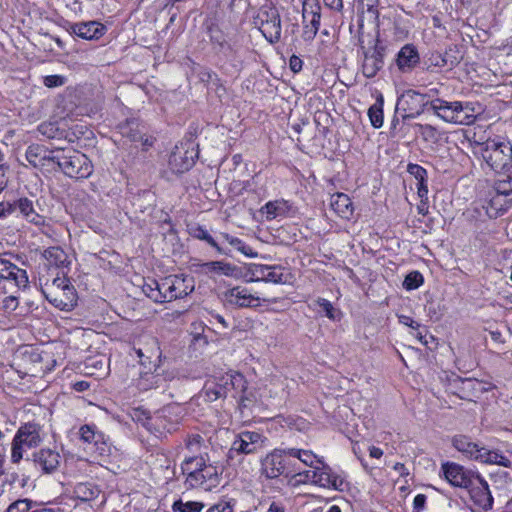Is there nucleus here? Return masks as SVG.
Here are the masks:
<instances>
[{"instance_id": "obj_8", "label": "nucleus", "mask_w": 512, "mask_h": 512, "mask_svg": "<svg viewBox=\"0 0 512 512\" xmlns=\"http://www.w3.org/2000/svg\"><path fill=\"white\" fill-rule=\"evenodd\" d=\"M469 105H463V102L454 101L448 102L441 98L430 101V109L442 120L460 124L471 125L476 120V115L467 113Z\"/></svg>"}, {"instance_id": "obj_15", "label": "nucleus", "mask_w": 512, "mask_h": 512, "mask_svg": "<svg viewBox=\"0 0 512 512\" xmlns=\"http://www.w3.org/2000/svg\"><path fill=\"white\" fill-rule=\"evenodd\" d=\"M303 16V33L302 38L304 41H312L320 27L321 7L317 3H303L302 9Z\"/></svg>"}, {"instance_id": "obj_6", "label": "nucleus", "mask_w": 512, "mask_h": 512, "mask_svg": "<svg viewBox=\"0 0 512 512\" xmlns=\"http://www.w3.org/2000/svg\"><path fill=\"white\" fill-rule=\"evenodd\" d=\"M296 461L292 460L287 449H274L261 460V474L267 479L288 477L297 472Z\"/></svg>"}, {"instance_id": "obj_55", "label": "nucleus", "mask_w": 512, "mask_h": 512, "mask_svg": "<svg viewBox=\"0 0 512 512\" xmlns=\"http://www.w3.org/2000/svg\"><path fill=\"white\" fill-rule=\"evenodd\" d=\"M416 126L420 129L421 135L424 138V140L429 141L436 139L437 129L434 126L430 124H417Z\"/></svg>"}, {"instance_id": "obj_2", "label": "nucleus", "mask_w": 512, "mask_h": 512, "mask_svg": "<svg viewBox=\"0 0 512 512\" xmlns=\"http://www.w3.org/2000/svg\"><path fill=\"white\" fill-rule=\"evenodd\" d=\"M40 284L42 294L55 308L71 311L77 305V291L64 272L62 276L57 274L51 282L46 280L45 283H42V278H40Z\"/></svg>"}, {"instance_id": "obj_50", "label": "nucleus", "mask_w": 512, "mask_h": 512, "mask_svg": "<svg viewBox=\"0 0 512 512\" xmlns=\"http://www.w3.org/2000/svg\"><path fill=\"white\" fill-rule=\"evenodd\" d=\"M203 443V438L199 434H194L191 436H188L185 446L186 449L191 453L195 454L200 452L201 445Z\"/></svg>"}, {"instance_id": "obj_53", "label": "nucleus", "mask_w": 512, "mask_h": 512, "mask_svg": "<svg viewBox=\"0 0 512 512\" xmlns=\"http://www.w3.org/2000/svg\"><path fill=\"white\" fill-rule=\"evenodd\" d=\"M66 80V77L62 75H48L44 77L43 83L48 88H55L63 86Z\"/></svg>"}, {"instance_id": "obj_56", "label": "nucleus", "mask_w": 512, "mask_h": 512, "mask_svg": "<svg viewBox=\"0 0 512 512\" xmlns=\"http://www.w3.org/2000/svg\"><path fill=\"white\" fill-rule=\"evenodd\" d=\"M16 213V201L0 203V218H6Z\"/></svg>"}, {"instance_id": "obj_41", "label": "nucleus", "mask_w": 512, "mask_h": 512, "mask_svg": "<svg viewBox=\"0 0 512 512\" xmlns=\"http://www.w3.org/2000/svg\"><path fill=\"white\" fill-rule=\"evenodd\" d=\"M205 507L204 503L198 501L183 502L181 499L172 505L173 512H201Z\"/></svg>"}, {"instance_id": "obj_37", "label": "nucleus", "mask_w": 512, "mask_h": 512, "mask_svg": "<svg viewBox=\"0 0 512 512\" xmlns=\"http://www.w3.org/2000/svg\"><path fill=\"white\" fill-rule=\"evenodd\" d=\"M383 105V96L379 95L376 102L368 109V116L374 128H380L383 125Z\"/></svg>"}, {"instance_id": "obj_4", "label": "nucleus", "mask_w": 512, "mask_h": 512, "mask_svg": "<svg viewBox=\"0 0 512 512\" xmlns=\"http://www.w3.org/2000/svg\"><path fill=\"white\" fill-rule=\"evenodd\" d=\"M481 153L491 170L500 173L512 168V145L509 141L488 139L481 144Z\"/></svg>"}, {"instance_id": "obj_27", "label": "nucleus", "mask_w": 512, "mask_h": 512, "mask_svg": "<svg viewBox=\"0 0 512 512\" xmlns=\"http://www.w3.org/2000/svg\"><path fill=\"white\" fill-rule=\"evenodd\" d=\"M42 257L49 268L63 269L70 265L67 253L59 246H53L45 249Z\"/></svg>"}, {"instance_id": "obj_36", "label": "nucleus", "mask_w": 512, "mask_h": 512, "mask_svg": "<svg viewBox=\"0 0 512 512\" xmlns=\"http://www.w3.org/2000/svg\"><path fill=\"white\" fill-rule=\"evenodd\" d=\"M287 453L290 454L292 460L296 461V467H298V461H301L307 466L314 467V463H322L319 459H317L316 455L310 450H303L297 448H289L287 449Z\"/></svg>"}, {"instance_id": "obj_38", "label": "nucleus", "mask_w": 512, "mask_h": 512, "mask_svg": "<svg viewBox=\"0 0 512 512\" xmlns=\"http://www.w3.org/2000/svg\"><path fill=\"white\" fill-rule=\"evenodd\" d=\"M56 155L46 154V150L40 145H30L26 151V159L33 166H37L38 162L42 160H48L49 157H55Z\"/></svg>"}, {"instance_id": "obj_39", "label": "nucleus", "mask_w": 512, "mask_h": 512, "mask_svg": "<svg viewBox=\"0 0 512 512\" xmlns=\"http://www.w3.org/2000/svg\"><path fill=\"white\" fill-rule=\"evenodd\" d=\"M35 502L30 499H18L12 502L5 512H51L50 510H32Z\"/></svg>"}, {"instance_id": "obj_49", "label": "nucleus", "mask_w": 512, "mask_h": 512, "mask_svg": "<svg viewBox=\"0 0 512 512\" xmlns=\"http://www.w3.org/2000/svg\"><path fill=\"white\" fill-rule=\"evenodd\" d=\"M18 305V297L14 295H9L1 300L0 308L4 311V313L11 314L18 308Z\"/></svg>"}, {"instance_id": "obj_35", "label": "nucleus", "mask_w": 512, "mask_h": 512, "mask_svg": "<svg viewBox=\"0 0 512 512\" xmlns=\"http://www.w3.org/2000/svg\"><path fill=\"white\" fill-rule=\"evenodd\" d=\"M118 128L120 134L131 142L143 140V134L139 130V124L135 120H127L125 123H121Z\"/></svg>"}, {"instance_id": "obj_61", "label": "nucleus", "mask_w": 512, "mask_h": 512, "mask_svg": "<svg viewBox=\"0 0 512 512\" xmlns=\"http://www.w3.org/2000/svg\"><path fill=\"white\" fill-rule=\"evenodd\" d=\"M303 66V61L296 55L291 56L289 60V67L294 72L297 73L301 71Z\"/></svg>"}, {"instance_id": "obj_58", "label": "nucleus", "mask_w": 512, "mask_h": 512, "mask_svg": "<svg viewBox=\"0 0 512 512\" xmlns=\"http://www.w3.org/2000/svg\"><path fill=\"white\" fill-rule=\"evenodd\" d=\"M207 512H233L231 501H221L213 505Z\"/></svg>"}, {"instance_id": "obj_24", "label": "nucleus", "mask_w": 512, "mask_h": 512, "mask_svg": "<svg viewBox=\"0 0 512 512\" xmlns=\"http://www.w3.org/2000/svg\"><path fill=\"white\" fill-rule=\"evenodd\" d=\"M81 441L85 443L90 450L98 451L102 454L105 451V438L103 433L96 429L95 425H83L79 429Z\"/></svg>"}, {"instance_id": "obj_26", "label": "nucleus", "mask_w": 512, "mask_h": 512, "mask_svg": "<svg viewBox=\"0 0 512 512\" xmlns=\"http://www.w3.org/2000/svg\"><path fill=\"white\" fill-rule=\"evenodd\" d=\"M452 445L466 457L479 461L478 457H480L483 447H480L477 443L473 442L468 436H454L452 439Z\"/></svg>"}, {"instance_id": "obj_45", "label": "nucleus", "mask_w": 512, "mask_h": 512, "mask_svg": "<svg viewBox=\"0 0 512 512\" xmlns=\"http://www.w3.org/2000/svg\"><path fill=\"white\" fill-rule=\"evenodd\" d=\"M424 278L419 271H412L405 277L403 287L406 290H414L423 284Z\"/></svg>"}, {"instance_id": "obj_10", "label": "nucleus", "mask_w": 512, "mask_h": 512, "mask_svg": "<svg viewBox=\"0 0 512 512\" xmlns=\"http://www.w3.org/2000/svg\"><path fill=\"white\" fill-rule=\"evenodd\" d=\"M427 106L430 107L427 95L415 90H407L398 98L396 111L403 112L402 119L405 121L421 115Z\"/></svg>"}, {"instance_id": "obj_59", "label": "nucleus", "mask_w": 512, "mask_h": 512, "mask_svg": "<svg viewBox=\"0 0 512 512\" xmlns=\"http://www.w3.org/2000/svg\"><path fill=\"white\" fill-rule=\"evenodd\" d=\"M316 467L317 466H314V470H307V471H304V472H298L295 474V476H298L300 477L299 481L300 482H304V483H307V482H311L312 484H314V480H315V477H316Z\"/></svg>"}, {"instance_id": "obj_48", "label": "nucleus", "mask_w": 512, "mask_h": 512, "mask_svg": "<svg viewBox=\"0 0 512 512\" xmlns=\"http://www.w3.org/2000/svg\"><path fill=\"white\" fill-rule=\"evenodd\" d=\"M427 65V70H432V68H443L446 67L447 60H444L443 54L439 52H431L425 61Z\"/></svg>"}, {"instance_id": "obj_32", "label": "nucleus", "mask_w": 512, "mask_h": 512, "mask_svg": "<svg viewBox=\"0 0 512 512\" xmlns=\"http://www.w3.org/2000/svg\"><path fill=\"white\" fill-rule=\"evenodd\" d=\"M202 267L207 272H214L218 275H226L232 277H238L239 268L229 263H225L222 261H211L202 264Z\"/></svg>"}, {"instance_id": "obj_44", "label": "nucleus", "mask_w": 512, "mask_h": 512, "mask_svg": "<svg viewBox=\"0 0 512 512\" xmlns=\"http://www.w3.org/2000/svg\"><path fill=\"white\" fill-rule=\"evenodd\" d=\"M444 60H447L446 66H449L450 68L456 67L463 59V56L460 54V51L457 47V45H451L443 54Z\"/></svg>"}, {"instance_id": "obj_51", "label": "nucleus", "mask_w": 512, "mask_h": 512, "mask_svg": "<svg viewBox=\"0 0 512 512\" xmlns=\"http://www.w3.org/2000/svg\"><path fill=\"white\" fill-rule=\"evenodd\" d=\"M317 304L329 319H337V314H339V312L333 307L330 301L324 298H318Z\"/></svg>"}, {"instance_id": "obj_29", "label": "nucleus", "mask_w": 512, "mask_h": 512, "mask_svg": "<svg viewBox=\"0 0 512 512\" xmlns=\"http://www.w3.org/2000/svg\"><path fill=\"white\" fill-rule=\"evenodd\" d=\"M330 205L341 218L349 219L353 215L352 202L349 196L344 193L332 195Z\"/></svg>"}, {"instance_id": "obj_20", "label": "nucleus", "mask_w": 512, "mask_h": 512, "mask_svg": "<svg viewBox=\"0 0 512 512\" xmlns=\"http://www.w3.org/2000/svg\"><path fill=\"white\" fill-rule=\"evenodd\" d=\"M0 279L13 281L18 288H25L29 283L26 270L3 258H0Z\"/></svg>"}, {"instance_id": "obj_40", "label": "nucleus", "mask_w": 512, "mask_h": 512, "mask_svg": "<svg viewBox=\"0 0 512 512\" xmlns=\"http://www.w3.org/2000/svg\"><path fill=\"white\" fill-rule=\"evenodd\" d=\"M222 237L235 249L244 254L245 256L255 258L257 257V252L253 251V249L245 244L241 239L231 236L227 233L222 234Z\"/></svg>"}, {"instance_id": "obj_47", "label": "nucleus", "mask_w": 512, "mask_h": 512, "mask_svg": "<svg viewBox=\"0 0 512 512\" xmlns=\"http://www.w3.org/2000/svg\"><path fill=\"white\" fill-rule=\"evenodd\" d=\"M133 419L140 422L148 430H152L155 428V425L153 423L154 419L150 416L148 411L142 408L134 409Z\"/></svg>"}, {"instance_id": "obj_62", "label": "nucleus", "mask_w": 512, "mask_h": 512, "mask_svg": "<svg viewBox=\"0 0 512 512\" xmlns=\"http://www.w3.org/2000/svg\"><path fill=\"white\" fill-rule=\"evenodd\" d=\"M399 322L403 325H406L414 330H418L419 327H420V324L416 321H414L411 317L409 316H406V315H400L399 317Z\"/></svg>"}, {"instance_id": "obj_57", "label": "nucleus", "mask_w": 512, "mask_h": 512, "mask_svg": "<svg viewBox=\"0 0 512 512\" xmlns=\"http://www.w3.org/2000/svg\"><path fill=\"white\" fill-rule=\"evenodd\" d=\"M38 129L41 134L51 139L56 137V133L58 131V128L52 123H43Z\"/></svg>"}, {"instance_id": "obj_5", "label": "nucleus", "mask_w": 512, "mask_h": 512, "mask_svg": "<svg viewBox=\"0 0 512 512\" xmlns=\"http://www.w3.org/2000/svg\"><path fill=\"white\" fill-rule=\"evenodd\" d=\"M49 161L56 163L59 169L70 178L86 179L93 172L91 160L77 150L71 149L61 155L49 157Z\"/></svg>"}, {"instance_id": "obj_60", "label": "nucleus", "mask_w": 512, "mask_h": 512, "mask_svg": "<svg viewBox=\"0 0 512 512\" xmlns=\"http://www.w3.org/2000/svg\"><path fill=\"white\" fill-rule=\"evenodd\" d=\"M426 496L424 494H418L415 496L413 501L414 512H421L426 504Z\"/></svg>"}, {"instance_id": "obj_43", "label": "nucleus", "mask_w": 512, "mask_h": 512, "mask_svg": "<svg viewBox=\"0 0 512 512\" xmlns=\"http://www.w3.org/2000/svg\"><path fill=\"white\" fill-rule=\"evenodd\" d=\"M205 393L210 401H215L219 398L227 397L225 387H222L221 384L215 383L213 381L206 383Z\"/></svg>"}, {"instance_id": "obj_1", "label": "nucleus", "mask_w": 512, "mask_h": 512, "mask_svg": "<svg viewBox=\"0 0 512 512\" xmlns=\"http://www.w3.org/2000/svg\"><path fill=\"white\" fill-rule=\"evenodd\" d=\"M181 469L183 474H186L187 488L212 491L220 485L222 468L210 463L207 453L186 457Z\"/></svg>"}, {"instance_id": "obj_19", "label": "nucleus", "mask_w": 512, "mask_h": 512, "mask_svg": "<svg viewBox=\"0 0 512 512\" xmlns=\"http://www.w3.org/2000/svg\"><path fill=\"white\" fill-rule=\"evenodd\" d=\"M280 269L275 266H268L263 264H251L248 268L249 278L246 282H272L282 283L283 274L279 272Z\"/></svg>"}, {"instance_id": "obj_46", "label": "nucleus", "mask_w": 512, "mask_h": 512, "mask_svg": "<svg viewBox=\"0 0 512 512\" xmlns=\"http://www.w3.org/2000/svg\"><path fill=\"white\" fill-rule=\"evenodd\" d=\"M221 382L220 383L222 385V387H225V390L226 392L228 393L229 391V387L231 386L232 388H235L236 386H242V388H244V379H243V376L239 373H236V374H226V376H223L221 378Z\"/></svg>"}, {"instance_id": "obj_17", "label": "nucleus", "mask_w": 512, "mask_h": 512, "mask_svg": "<svg viewBox=\"0 0 512 512\" xmlns=\"http://www.w3.org/2000/svg\"><path fill=\"white\" fill-rule=\"evenodd\" d=\"M512 207V194L502 195L494 190H489L483 208L489 218L495 219Z\"/></svg>"}, {"instance_id": "obj_34", "label": "nucleus", "mask_w": 512, "mask_h": 512, "mask_svg": "<svg viewBox=\"0 0 512 512\" xmlns=\"http://www.w3.org/2000/svg\"><path fill=\"white\" fill-rule=\"evenodd\" d=\"M478 458L481 463L497 464L506 468L511 467V461L502 453L496 450H489L483 447L481 455Z\"/></svg>"}, {"instance_id": "obj_21", "label": "nucleus", "mask_w": 512, "mask_h": 512, "mask_svg": "<svg viewBox=\"0 0 512 512\" xmlns=\"http://www.w3.org/2000/svg\"><path fill=\"white\" fill-rule=\"evenodd\" d=\"M395 63L402 73H409L420 63V55L413 44H405L397 53Z\"/></svg>"}, {"instance_id": "obj_23", "label": "nucleus", "mask_w": 512, "mask_h": 512, "mask_svg": "<svg viewBox=\"0 0 512 512\" xmlns=\"http://www.w3.org/2000/svg\"><path fill=\"white\" fill-rule=\"evenodd\" d=\"M321 464L322 467H316L314 484L323 488L343 491L344 479L335 474L327 464Z\"/></svg>"}, {"instance_id": "obj_7", "label": "nucleus", "mask_w": 512, "mask_h": 512, "mask_svg": "<svg viewBox=\"0 0 512 512\" xmlns=\"http://www.w3.org/2000/svg\"><path fill=\"white\" fill-rule=\"evenodd\" d=\"M41 427L32 422L21 425L11 443V462L18 464L28 449L36 448L42 442Z\"/></svg>"}, {"instance_id": "obj_54", "label": "nucleus", "mask_w": 512, "mask_h": 512, "mask_svg": "<svg viewBox=\"0 0 512 512\" xmlns=\"http://www.w3.org/2000/svg\"><path fill=\"white\" fill-rule=\"evenodd\" d=\"M407 171L409 174L414 176V178L417 181H423L424 178H427L426 169L418 164H413V163L408 164Z\"/></svg>"}, {"instance_id": "obj_9", "label": "nucleus", "mask_w": 512, "mask_h": 512, "mask_svg": "<svg viewBox=\"0 0 512 512\" xmlns=\"http://www.w3.org/2000/svg\"><path fill=\"white\" fill-rule=\"evenodd\" d=\"M362 61L361 71L364 77L374 78L385 65V56L387 54V46L377 35L373 46H360Z\"/></svg>"}, {"instance_id": "obj_18", "label": "nucleus", "mask_w": 512, "mask_h": 512, "mask_svg": "<svg viewBox=\"0 0 512 512\" xmlns=\"http://www.w3.org/2000/svg\"><path fill=\"white\" fill-rule=\"evenodd\" d=\"M466 489L469 492L471 500L476 506L484 510L492 508L493 497L489 490L488 483L479 474L473 480V484Z\"/></svg>"}, {"instance_id": "obj_42", "label": "nucleus", "mask_w": 512, "mask_h": 512, "mask_svg": "<svg viewBox=\"0 0 512 512\" xmlns=\"http://www.w3.org/2000/svg\"><path fill=\"white\" fill-rule=\"evenodd\" d=\"M190 234L199 240H203L207 242L210 246L215 248L219 253H224L223 249L216 243L213 237L208 233V231L202 226L192 227L190 230Z\"/></svg>"}, {"instance_id": "obj_33", "label": "nucleus", "mask_w": 512, "mask_h": 512, "mask_svg": "<svg viewBox=\"0 0 512 512\" xmlns=\"http://www.w3.org/2000/svg\"><path fill=\"white\" fill-rule=\"evenodd\" d=\"M165 382V378L156 373L152 372H144L140 374V377L137 382V387L139 390L147 391L150 389H156L163 386Z\"/></svg>"}, {"instance_id": "obj_28", "label": "nucleus", "mask_w": 512, "mask_h": 512, "mask_svg": "<svg viewBox=\"0 0 512 512\" xmlns=\"http://www.w3.org/2000/svg\"><path fill=\"white\" fill-rule=\"evenodd\" d=\"M16 212L36 225H42L45 222L44 217L35 211L32 200L26 197L16 201Z\"/></svg>"}, {"instance_id": "obj_16", "label": "nucleus", "mask_w": 512, "mask_h": 512, "mask_svg": "<svg viewBox=\"0 0 512 512\" xmlns=\"http://www.w3.org/2000/svg\"><path fill=\"white\" fill-rule=\"evenodd\" d=\"M225 302L237 308H255L260 306V298L254 296L245 287L236 286L224 292Z\"/></svg>"}, {"instance_id": "obj_11", "label": "nucleus", "mask_w": 512, "mask_h": 512, "mask_svg": "<svg viewBox=\"0 0 512 512\" xmlns=\"http://www.w3.org/2000/svg\"><path fill=\"white\" fill-rule=\"evenodd\" d=\"M198 158V149L192 142L176 146L169 157V167L177 174H182L191 169Z\"/></svg>"}, {"instance_id": "obj_25", "label": "nucleus", "mask_w": 512, "mask_h": 512, "mask_svg": "<svg viewBox=\"0 0 512 512\" xmlns=\"http://www.w3.org/2000/svg\"><path fill=\"white\" fill-rule=\"evenodd\" d=\"M33 463L38 465L43 473L50 474L54 472L60 464V455L51 449H41L33 453Z\"/></svg>"}, {"instance_id": "obj_12", "label": "nucleus", "mask_w": 512, "mask_h": 512, "mask_svg": "<svg viewBox=\"0 0 512 512\" xmlns=\"http://www.w3.org/2000/svg\"><path fill=\"white\" fill-rule=\"evenodd\" d=\"M260 31L271 44L277 43L281 38V19L276 8L261 10L257 16Z\"/></svg>"}, {"instance_id": "obj_64", "label": "nucleus", "mask_w": 512, "mask_h": 512, "mask_svg": "<svg viewBox=\"0 0 512 512\" xmlns=\"http://www.w3.org/2000/svg\"><path fill=\"white\" fill-rule=\"evenodd\" d=\"M324 3L330 9L340 11L343 8L342 0H324Z\"/></svg>"}, {"instance_id": "obj_14", "label": "nucleus", "mask_w": 512, "mask_h": 512, "mask_svg": "<svg viewBox=\"0 0 512 512\" xmlns=\"http://www.w3.org/2000/svg\"><path fill=\"white\" fill-rule=\"evenodd\" d=\"M264 446V438L258 432L243 431L233 441L229 450V457L236 454H254Z\"/></svg>"}, {"instance_id": "obj_31", "label": "nucleus", "mask_w": 512, "mask_h": 512, "mask_svg": "<svg viewBox=\"0 0 512 512\" xmlns=\"http://www.w3.org/2000/svg\"><path fill=\"white\" fill-rule=\"evenodd\" d=\"M73 492L76 498L83 502H88L96 499L101 490L92 482H80L75 485Z\"/></svg>"}, {"instance_id": "obj_22", "label": "nucleus", "mask_w": 512, "mask_h": 512, "mask_svg": "<svg viewBox=\"0 0 512 512\" xmlns=\"http://www.w3.org/2000/svg\"><path fill=\"white\" fill-rule=\"evenodd\" d=\"M106 30V26L97 21L74 23L70 27L72 34L85 40H98Z\"/></svg>"}, {"instance_id": "obj_3", "label": "nucleus", "mask_w": 512, "mask_h": 512, "mask_svg": "<svg viewBox=\"0 0 512 512\" xmlns=\"http://www.w3.org/2000/svg\"><path fill=\"white\" fill-rule=\"evenodd\" d=\"M194 290V281L191 277L169 275L159 281L158 289L150 294V299L157 303L170 302L184 298Z\"/></svg>"}, {"instance_id": "obj_63", "label": "nucleus", "mask_w": 512, "mask_h": 512, "mask_svg": "<svg viewBox=\"0 0 512 512\" xmlns=\"http://www.w3.org/2000/svg\"><path fill=\"white\" fill-rule=\"evenodd\" d=\"M213 78H217V75L209 70V69H203L199 72V79L201 82H210L213 80Z\"/></svg>"}, {"instance_id": "obj_52", "label": "nucleus", "mask_w": 512, "mask_h": 512, "mask_svg": "<svg viewBox=\"0 0 512 512\" xmlns=\"http://www.w3.org/2000/svg\"><path fill=\"white\" fill-rule=\"evenodd\" d=\"M490 190H494L502 195L512 194V182L510 178L496 181Z\"/></svg>"}, {"instance_id": "obj_13", "label": "nucleus", "mask_w": 512, "mask_h": 512, "mask_svg": "<svg viewBox=\"0 0 512 512\" xmlns=\"http://www.w3.org/2000/svg\"><path fill=\"white\" fill-rule=\"evenodd\" d=\"M441 471L445 479L451 485L465 489L473 484V480L478 475V473L468 470L454 462L443 463L441 465Z\"/></svg>"}, {"instance_id": "obj_30", "label": "nucleus", "mask_w": 512, "mask_h": 512, "mask_svg": "<svg viewBox=\"0 0 512 512\" xmlns=\"http://www.w3.org/2000/svg\"><path fill=\"white\" fill-rule=\"evenodd\" d=\"M290 208L288 201L280 199L267 202L260 211L266 214L267 220H273L288 215Z\"/></svg>"}]
</instances>
